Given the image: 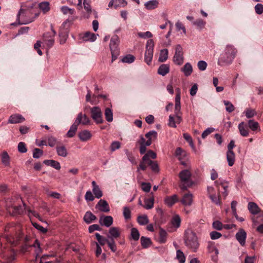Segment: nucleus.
<instances>
[{
	"mask_svg": "<svg viewBox=\"0 0 263 263\" xmlns=\"http://www.w3.org/2000/svg\"><path fill=\"white\" fill-rule=\"evenodd\" d=\"M39 14L40 12L35 3H25L21 5L16 20L18 24H28L33 22Z\"/></svg>",
	"mask_w": 263,
	"mask_h": 263,
	"instance_id": "obj_1",
	"label": "nucleus"
},
{
	"mask_svg": "<svg viewBox=\"0 0 263 263\" xmlns=\"http://www.w3.org/2000/svg\"><path fill=\"white\" fill-rule=\"evenodd\" d=\"M237 52L236 49L231 44H228L220 54L218 65L223 66L230 64L234 59Z\"/></svg>",
	"mask_w": 263,
	"mask_h": 263,
	"instance_id": "obj_2",
	"label": "nucleus"
},
{
	"mask_svg": "<svg viewBox=\"0 0 263 263\" xmlns=\"http://www.w3.org/2000/svg\"><path fill=\"white\" fill-rule=\"evenodd\" d=\"M184 241L185 245L194 252H196L199 247V242L196 233L191 230H187L184 233Z\"/></svg>",
	"mask_w": 263,
	"mask_h": 263,
	"instance_id": "obj_3",
	"label": "nucleus"
},
{
	"mask_svg": "<svg viewBox=\"0 0 263 263\" xmlns=\"http://www.w3.org/2000/svg\"><path fill=\"white\" fill-rule=\"evenodd\" d=\"M179 177L180 180L179 187L181 190H186L193 184V181L191 179V173L189 170H184L181 171L179 174Z\"/></svg>",
	"mask_w": 263,
	"mask_h": 263,
	"instance_id": "obj_4",
	"label": "nucleus"
},
{
	"mask_svg": "<svg viewBox=\"0 0 263 263\" xmlns=\"http://www.w3.org/2000/svg\"><path fill=\"white\" fill-rule=\"evenodd\" d=\"M157 157L156 154L153 151H148L142 157L143 162H146L147 164L151 166V169L155 172H158L159 171L158 164L156 161H153L150 159H155Z\"/></svg>",
	"mask_w": 263,
	"mask_h": 263,
	"instance_id": "obj_5",
	"label": "nucleus"
},
{
	"mask_svg": "<svg viewBox=\"0 0 263 263\" xmlns=\"http://www.w3.org/2000/svg\"><path fill=\"white\" fill-rule=\"evenodd\" d=\"M119 42V38L117 35L112 36L110 39L109 47L111 53V62L116 60L120 54L118 48Z\"/></svg>",
	"mask_w": 263,
	"mask_h": 263,
	"instance_id": "obj_6",
	"label": "nucleus"
},
{
	"mask_svg": "<svg viewBox=\"0 0 263 263\" xmlns=\"http://www.w3.org/2000/svg\"><path fill=\"white\" fill-rule=\"evenodd\" d=\"M154 42L152 39H149L146 44L144 54V61L147 65H150L153 58Z\"/></svg>",
	"mask_w": 263,
	"mask_h": 263,
	"instance_id": "obj_7",
	"label": "nucleus"
},
{
	"mask_svg": "<svg viewBox=\"0 0 263 263\" xmlns=\"http://www.w3.org/2000/svg\"><path fill=\"white\" fill-rule=\"evenodd\" d=\"M51 32H46L43 35V42L48 48L53 46L54 43V37L56 34V31L53 29V26L51 25Z\"/></svg>",
	"mask_w": 263,
	"mask_h": 263,
	"instance_id": "obj_8",
	"label": "nucleus"
},
{
	"mask_svg": "<svg viewBox=\"0 0 263 263\" xmlns=\"http://www.w3.org/2000/svg\"><path fill=\"white\" fill-rule=\"evenodd\" d=\"M7 210L13 215H16L23 214L25 210H27V206L25 203H23V205H13L12 204H9V201L7 202Z\"/></svg>",
	"mask_w": 263,
	"mask_h": 263,
	"instance_id": "obj_9",
	"label": "nucleus"
},
{
	"mask_svg": "<svg viewBox=\"0 0 263 263\" xmlns=\"http://www.w3.org/2000/svg\"><path fill=\"white\" fill-rule=\"evenodd\" d=\"M183 48L180 45H177L175 48V52L173 61L175 64L181 65L183 63Z\"/></svg>",
	"mask_w": 263,
	"mask_h": 263,
	"instance_id": "obj_10",
	"label": "nucleus"
},
{
	"mask_svg": "<svg viewBox=\"0 0 263 263\" xmlns=\"http://www.w3.org/2000/svg\"><path fill=\"white\" fill-rule=\"evenodd\" d=\"M91 117L97 124H101L103 122L101 109L97 106L90 108Z\"/></svg>",
	"mask_w": 263,
	"mask_h": 263,
	"instance_id": "obj_11",
	"label": "nucleus"
},
{
	"mask_svg": "<svg viewBox=\"0 0 263 263\" xmlns=\"http://www.w3.org/2000/svg\"><path fill=\"white\" fill-rule=\"evenodd\" d=\"M74 122L78 125L80 124L85 125L90 124V120L86 115L83 114L82 112H80L78 115Z\"/></svg>",
	"mask_w": 263,
	"mask_h": 263,
	"instance_id": "obj_12",
	"label": "nucleus"
},
{
	"mask_svg": "<svg viewBox=\"0 0 263 263\" xmlns=\"http://www.w3.org/2000/svg\"><path fill=\"white\" fill-rule=\"evenodd\" d=\"M235 237L237 240L239 242L241 246H244L245 245L247 238V233L243 229H239V231L236 233Z\"/></svg>",
	"mask_w": 263,
	"mask_h": 263,
	"instance_id": "obj_13",
	"label": "nucleus"
},
{
	"mask_svg": "<svg viewBox=\"0 0 263 263\" xmlns=\"http://www.w3.org/2000/svg\"><path fill=\"white\" fill-rule=\"evenodd\" d=\"M96 208L103 212H108L110 210L109 205L105 200L100 199L96 205Z\"/></svg>",
	"mask_w": 263,
	"mask_h": 263,
	"instance_id": "obj_14",
	"label": "nucleus"
},
{
	"mask_svg": "<svg viewBox=\"0 0 263 263\" xmlns=\"http://www.w3.org/2000/svg\"><path fill=\"white\" fill-rule=\"evenodd\" d=\"M193 195L191 193L185 194L182 199L180 200V202L184 206H190L193 203Z\"/></svg>",
	"mask_w": 263,
	"mask_h": 263,
	"instance_id": "obj_15",
	"label": "nucleus"
},
{
	"mask_svg": "<svg viewBox=\"0 0 263 263\" xmlns=\"http://www.w3.org/2000/svg\"><path fill=\"white\" fill-rule=\"evenodd\" d=\"M113 223V218L110 216H102L99 219V223L106 227H110Z\"/></svg>",
	"mask_w": 263,
	"mask_h": 263,
	"instance_id": "obj_16",
	"label": "nucleus"
},
{
	"mask_svg": "<svg viewBox=\"0 0 263 263\" xmlns=\"http://www.w3.org/2000/svg\"><path fill=\"white\" fill-rule=\"evenodd\" d=\"M179 201L178 196L176 194H174L172 196H166L164 198L165 204L169 207L172 206L175 203Z\"/></svg>",
	"mask_w": 263,
	"mask_h": 263,
	"instance_id": "obj_17",
	"label": "nucleus"
},
{
	"mask_svg": "<svg viewBox=\"0 0 263 263\" xmlns=\"http://www.w3.org/2000/svg\"><path fill=\"white\" fill-rule=\"evenodd\" d=\"M25 121V118L20 114H14L11 115L8 120V123L11 124H16L22 123Z\"/></svg>",
	"mask_w": 263,
	"mask_h": 263,
	"instance_id": "obj_18",
	"label": "nucleus"
},
{
	"mask_svg": "<svg viewBox=\"0 0 263 263\" xmlns=\"http://www.w3.org/2000/svg\"><path fill=\"white\" fill-rule=\"evenodd\" d=\"M150 196L149 198H145L144 201L143 207L146 210L152 209L154 207V197L153 192L151 193Z\"/></svg>",
	"mask_w": 263,
	"mask_h": 263,
	"instance_id": "obj_19",
	"label": "nucleus"
},
{
	"mask_svg": "<svg viewBox=\"0 0 263 263\" xmlns=\"http://www.w3.org/2000/svg\"><path fill=\"white\" fill-rule=\"evenodd\" d=\"M107 238L109 239L117 238L120 235V229L117 227H111L109 229Z\"/></svg>",
	"mask_w": 263,
	"mask_h": 263,
	"instance_id": "obj_20",
	"label": "nucleus"
},
{
	"mask_svg": "<svg viewBox=\"0 0 263 263\" xmlns=\"http://www.w3.org/2000/svg\"><path fill=\"white\" fill-rule=\"evenodd\" d=\"M6 241H7L10 243H12V241L8 237L6 238L4 237L0 238V254H4L8 251V249L5 246V242Z\"/></svg>",
	"mask_w": 263,
	"mask_h": 263,
	"instance_id": "obj_21",
	"label": "nucleus"
},
{
	"mask_svg": "<svg viewBox=\"0 0 263 263\" xmlns=\"http://www.w3.org/2000/svg\"><path fill=\"white\" fill-rule=\"evenodd\" d=\"M92 192L96 198L99 199L103 196V193L99 186L97 184L95 181L92 182Z\"/></svg>",
	"mask_w": 263,
	"mask_h": 263,
	"instance_id": "obj_22",
	"label": "nucleus"
},
{
	"mask_svg": "<svg viewBox=\"0 0 263 263\" xmlns=\"http://www.w3.org/2000/svg\"><path fill=\"white\" fill-rule=\"evenodd\" d=\"M78 136L82 141H87L92 137L91 133L88 130H84L79 133Z\"/></svg>",
	"mask_w": 263,
	"mask_h": 263,
	"instance_id": "obj_23",
	"label": "nucleus"
},
{
	"mask_svg": "<svg viewBox=\"0 0 263 263\" xmlns=\"http://www.w3.org/2000/svg\"><path fill=\"white\" fill-rule=\"evenodd\" d=\"M181 71L186 77L190 76L193 72V67L190 63H186L181 69Z\"/></svg>",
	"mask_w": 263,
	"mask_h": 263,
	"instance_id": "obj_24",
	"label": "nucleus"
},
{
	"mask_svg": "<svg viewBox=\"0 0 263 263\" xmlns=\"http://www.w3.org/2000/svg\"><path fill=\"white\" fill-rule=\"evenodd\" d=\"M227 160L230 166H232L234 165L235 161V155L233 151H227Z\"/></svg>",
	"mask_w": 263,
	"mask_h": 263,
	"instance_id": "obj_25",
	"label": "nucleus"
},
{
	"mask_svg": "<svg viewBox=\"0 0 263 263\" xmlns=\"http://www.w3.org/2000/svg\"><path fill=\"white\" fill-rule=\"evenodd\" d=\"M248 208L250 212L253 215H256L260 212L258 206L253 202H250L248 203Z\"/></svg>",
	"mask_w": 263,
	"mask_h": 263,
	"instance_id": "obj_26",
	"label": "nucleus"
},
{
	"mask_svg": "<svg viewBox=\"0 0 263 263\" xmlns=\"http://www.w3.org/2000/svg\"><path fill=\"white\" fill-rule=\"evenodd\" d=\"M175 155L178 157V159L181 161L182 165H185V163L183 161H181L184 157L186 156V153L185 151H183L180 147L176 148L175 151Z\"/></svg>",
	"mask_w": 263,
	"mask_h": 263,
	"instance_id": "obj_27",
	"label": "nucleus"
},
{
	"mask_svg": "<svg viewBox=\"0 0 263 263\" xmlns=\"http://www.w3.org/2000/svg\"><path fill=\"white\" fill-rule=\"evenodd\" d=\"M238 129L240 135L243 137H247L249 135L248 128L245 122H242L238 125Z\"/></svg>",
	"mask_w": 263,
	"mask_h": 263,
	"instance_id": "obj_28",
	"label": "nucleus"
},
{
	"mask_svg": "<svg viewBox=\"0 0 263 263\" xmlns=\"http://www.w3.org/2000/svg\"><path fill=\"white\" fill-rule=\"evenodd\" d=\"M43 163L45 164L48 166H50L57 170H59L61 168L60 163L54 160H45L43 161Z\"/></svg>",
	"mask_w": 263,
	"mask_h": 263,
	"instance_id": "obj_29",
	"label": "nucleus"
},
{
	"mask_svg": "<svg viewBox=\"0 0 263 263\" xmlns=\"http://www.w3.org/2000/svg\"><path fill=\"white\" fill-rule=\"evenodd\" d=\"M85 41L94 42L96 40V35L90 32H86L82 37Z\"/></svg>",
	"mask_w": 263,
	"mask_h": 263,
	"instance_id": "obj_30",
	"label": "nucleus"
},
{
	"mask_svg": "<svg viewBox=\"0 0 263 263\" xmlns=\"http://www.w3.org/2000/svg\"><path fill=\"white\" fill-rule=\"evenodd\" d=\"M170 71V66L168 64L161 65L158 69V73L162 76H165Z\"/></svg>",
	"mask_w": 263,
	"mask_h": 263,
	"instance_id": "obj_31",
	"label": "nucleus"
},
{
	"mask_svg": "<svg viewBox=\"0 0 263 263\" xmlns=\"http://www.w3.org/2000/svg\"><path fill=\"white\" fill-rule=\"evenodd\" d=\"M96 218V216L90 211L86 212L84 216V220L88 224L91 223Z\"/></svg>",
	"mask_w": 263,
	"mask_h": 263,
	"instance_id": "obj_32",
	"label": "nucleus"
},
{
	"mask_svg": "<svg viewBox=\"0 0 263 263\" xmlns=\"http://www.w3.org/2000/svg\"><path fill=\"white\" fill-rule=\"evenodd\" d=\"M2 162L6 166H9L10 163V157L9 156L8 153L6 151H4L1 155Z\"/></svg>",
	"mask_w": 263,
	"mask_h": 263,
	"instance_id": "obj_33",
	"label": "nucleus"
},
{
	"mask_svg": "<svg viewBox=\"0 0 263 263\" xmlns=\"http://www.w3.org/2000/svg\"><path fill=\"white\" fill-rule=\"evenodd\" d=\"M159 2L157 0H151L145 3L144 6L148 10L154 9L158 7Z\"/></svg>",
	"mask_w": 263,
	"mask_h": 263,
	"instance_id": "obj_34",
	"label": "nucleus"
},
{
	"mask_svg": "<svg viewBox=\"0 0 263 263\" xmlns=\"http://www.w3.org/2000/svg\"><path fill=\"white\" fill-rule=\"evenodd\" d=\"M145 137L147 139V141L151 142V144L153 141L156 140L157 138V133L155 130H151L145 134Z\"/></svg>",
	"mask_w": 263,
	"mask_h": 263,
	"instance_id": "obj_35",
	"label": "nucleus"
},
{
	"mask_svg": "<svg viewBox=\"0 0 263 263\" xmlns=\"http://www.w3.org/2000/svg\"><path fill=\"white\" fill-rule=\"evenodd\" d=\"M140 241L142 247L143 248H147L152 244V241L149 238L142 236L140 238Z\"/></svg>",
	"mask_w": 263,
	"mask_h": 263,
	"instance_id": "obj_36",
	"label": "nucleus"
},
{
	"mask_svg": "<svg viewBox=\"0 0 263 263\" xmlns=\"http://www.w3.org/2000/svg\"><path fill=\"white\" fill-rule=\"evenodd\" d=\"M78 125L74 122V123L70 126L69 130L67 133V137L69 138L73 137L78 129Z\"/></svg>",
	"mask_w": 263,
	"mask_h": 263,
	"instance_id": "obj_37",
	"label": "nucleus"
},
{
	"mask_svg": "<svg viewBox=\"0 0 263 263\" xmlns=\"http://www.w3.org/2000/svg\"><path fill=\"white\" fill-rule=\"evenodd\" d=\"M56 149L57 154L59 156L63 157H66L67 156V152L64 146H57Z\"/></svg>",
	"mask_w": 263,
	"mask_h": 263,
	"instance_id": "obj_38",
	"label": "nucleus"
},
{
	"mask_svg": "<svg viewBox=\"0 0 263 263\" xmlns=\"http://www.w3.org/2000/svg\"><path fill=\"white\" fill-rule=\"evenodd\" d=\"M37 8H39L44 13H46L50 10L49 3L43 2L39 4Z\"/></svg>",
	"mask_w": 263,
	"mask_h": 263,
	"instance_id": "obj_39",
	"label": "nucleus"
},
{
	"mask_svg": "<svg viewBox=\"0 0 263 263\" xmlns=\"http://www.w3.org/2000/svg\"><path fill=\"white\" fill-rule=\"evenodd\" d=\"M90 0H84L83 5L85 10L87 11V14L86 16L87 18L90 17V15L92 12L91 7L90 5Z\"/></svg>",
	"mask_w": 263,
	"mask_h": 263,
	"instance_id": "obj_40",
	"label": "nucleus"
},
{
	"mask_svg": "<svg viewBox=\"0 0 263 263\" xmlns=\"http://www.w3.org/2000/svg\"><path fill=\"white\" fill-rule=\"evenodd\" d=\"M32 247L35 248V254L36 255V257H37L42 252V249L41 248L39 241L36 239L32 245Z\"/></svg>",
	"mask_w": 263,
	"mask_h": 263,
	"instance_id": "obj_41",
	"label": "nucleus"
},
{
	"mask_svg": "<svg viewBox=\"0 0 263 263\" xmlns=\"http://www.w3.org/2000/svg\"><path fill=\"white\" fill-rule=\"evenodd\" d=\"M168 50L164 49L161 50L160 56L159 58V61L161 62H165L168 58Z\"/></svg>",
	"mask_w": 263,
	"mask_h": 263,
	"instance_id": "obj_42",
	"label": "nucleus"
},
{
	"mask_svg": "<svg viewBox=\"0 0 263 263\" xmlns=\"http://www.w3.org/2000/svg\"><path fill=\"white\" fill-rule=\"evenodd\" d=\"M192 23L199 29L201 30L204 27L206 22L201 18H198L195 21H193Z\"/></svg>",
	"mask_w": 263,
	"mask_h": 263,
	"instance_id": "obj_43",
	"label": "nucleus"
},
{
	"mask_svg": "<svg viewBox=\"0 0 263 263\" xmlns=\"http://www.w3.org/2000/svg\"><path fill=\"white\" fill-rule=\"evenodd\" d=\"M176 259L179 263H184L185 261V256L180 250H177L176 251Z\"/></svg>",
	"mask_w": 263,
	"mask_h": 263,
	"instance_id": "obj_44",
	"label": "nucleus"
},
{
	"mask_svg": "<svg viewBox=\"0 0 263 263\" xmlns=\"http://www.w3.org/2000/svg\"><path fill=\"white\" fill-rule=\"evenodd\" d=\"M137 221L140 225H145L149 222L148 217L146 215L139 216L137 218Z\"/></svg>",
	"mask_w": 263,
	"mask_h": 263,
	"instance_id": "obj_45",
	"label": "nucleus"
},
{
	"mask_svg": "<svg viewBox=\"0 0 263 263\" xmlns=\"http://www.w3.org/2000/svg\"><path fill=\"white\" fill-rule=\"evenodd\" d=\"M104 115L107 121L110 122L113 120V114L110 108H106L105 109Z\"/></svg>",
	"mask_w": 263,
	"mask_h": 263,
	"instance_id": "obj_46",
	"label": "nucleus"
},
{
	"mask_svg": "<svg viewBox=\"0 0 263 263\" xmlns=\"http://www.w3.org/2000/svg\"><path fill=\"white\" fill-rule=\"evenodd\" d=\"M159 241L161 243H164L166 241L167 232L163 229H160L159 233Z\"/></svg>",
	"mask_w": 263,
	"mask_h": 263,
	"instance_id": "obj_47",
	"label": "nucleus"
},
{
	"mask_svg": "<svg viewBox=\"0 0 263 263\" xmlns=\"http://www.w3.org/2000/svg\"><path fill=\"white\" fill-rule=\"evenodd\" d=\"M59 36L60 37V43L61 44H64L68 36L67 31H63L61 28L59 31Z\"/></svg>",
	"mask_w": 263,
	"mask_h": 263,
	"instance_id": "obj_48",
	"label": "nucleus"
},
{
	"mask_svg": "<svg viewBox=\"0 0 263 263\" xmlns=\"http://www.w3.org/2000/svg\"><path fill=\"white\" fill-rule=\"evenodd\" d=\"M215 183L216 184V185L218 187V191H219V190H220L219 185H221L223 189V191L222 192V194L224 196V197H226L228 195V191L227 190L228 185H226L225 184H224L222 182H220L219 183L218 181H215Z\"/></svg>",
	"mask_w": 263,
	"mask_h": 263,
	"instance_id": "obj_49",
	"label": "nucleus"
},
{
	"mask_svg": "<svg viewBox=\"0 0 263 263\" xmlns=\"http://www.w3.org/2000/svg\"><path fill=\"white\" fill-rule=\"evenodd\" d=\"M181 219L179 215L174 216L171 221L172 224L175 228H178L180 227Z\"/></svg>",
	"mask_w": 263,
	"mask_h": 263,
	"instance_id": "obj_50",
	"label": "nucleus"
},
{
	"mask_svg": "<svg viewBox=\"0 0 263 263\" xmlns=\"http://www.w3.org/2000/svg\"><path fill=\"white\" fill-rule=\"evenodd\" d=\"M249 127L253 131L256 130L259 128V124L253 120L248 121Z\"/></svg>",
	"mask_w": 263,
	"mask_h": 263,
	"instance_id": "obj_51",
	"label": "nucleus"
},
{
	"mask_svg": "<svg viewBox=\"0 0 263 263\" xmlns=\"http://www.w3.org/2000/svg\"><path fill=\"white\" fill-rule=\"evenodd\" d=\"M130 236L132 239L135 241H137L139 239L140 237V234L138 230L135 228H132Z\"/></svg>",
	"mask_w": 263,
	"mask_h": 263,
	"instance_id": "obj_52",
	"label": "nucleus"
},
{
	"mask_svg": "<svg viewBox=\"0 0 263 263\" xmlns=\"http://www.w3.org/2000/svg\"><path fill=\"white\" fill-rule=\"evenodd\" d=\"M95 236L96 237V238L99 242V243L101 245L103 246L105 245V243H107V241L109 240V238L106 239L104 238L103 236L100 235L99 233H97L95 234Z\"/></svg>",
	"mask_w": 263,
	"mask_h": 263,
	"instance_id": "obj_53",
	"label": "nucleus"
},
{
	"mask_svg": "<svg viewBox=\"0 0 263 263\" xmlns=\"http://www.w3.org/2000/svg\"><path fill=\"white\" fill-rule=\"evenodd\" d=\"M223 102L226 106V109L227 111L230 113L234 110L235 107L230 101L224 100Z\"/></svg>",
	"mask_w": 263,
	"mask_h": 263,
	"instance_id": "obj_54",
	"label": "nucleus"
},
{
	"mask_svg": "<svg viewBox=\"0 0 263 263\" xmlns=\"http://www.w3.org/2000/svg\"><path fill=\"white\" fill-rule=\"evenodd\" d=\"M28 212V215L30 218L31 216L35 217L39 219L40 221H42V218L40 215L35 211L31 210L30 209L27 208Z\"/></svg>",
	"mask_w": 263,
	"mask_h": 263,
	"instance_id": "obj_55",
	"label": "nucleus"
},
{
	"mask_svg": "<svg viewBox=\"0 0 263 263\" xmlns=\"http://www.w3.org/2000/svg\"><path fill=\"white\" fill-rule=\"evenodd\" d=\"M61 11L64 14H74L75 11L73 9H71L68 7L67 6H64L61 8Z\"/></svg>",
	"mask_w": 263,
	"mask_h": 263,
	"instance_id": "obj_56",
	"label": "nucleus"
},
{
	"mask_svg": "<svg viewBox=\"0 0 263 263\" xmlns=\"http://www.w3.org/2000/svg\"><path fill=\"white\" fill-rule=\"evenodd\" d=\"M43 155V151L37 148H35L33 151V157L35 159L40 158Z\"/></svg>",
	"mask_w": 263,
	"mask_h": 263,
	"instance_id": "obj_57",
	"label": "nucleus"
},
{
	"mask_svg": "<svg viewBox=\"0 0 263 263\" xmlns=\"http://www.w3.org/2000/svg\"><path fill=\"white\" fill-rule=\"evenodd\" d=\"M107 244L112 252H115L117 251V246L114 239H109Z\"/></svg>",
	"mask_w": 263,
	"mask_h": 263,
	"instance_id": "obj_58",
	"label": "nucleus"
},
{
	"mask_svg": "<svg viewBox=\"0 0 263 263\" xmlns=\"http://www.w3.org/2000/svg\"><path fill=\"white\" fill-rule=\"evenodd\" d=\"M135 60V57L134 56L131 55V54H128L124 57H123L122 59V61L123 63H133Z\"/></svg>",
	"mask_w": 263,
	"mask_h": 263,
	"instance_id": "obj_59",
	"label": "nucleus"
},
{
	"mask_svg": "<svg viewBox=\"0 0 263 263\" xmlns=\"http://www.w3.org/2000/svg\"><path fill=\"white\" fill-rule=\"evenodd\" d=\"M115 9L119 7H124L126 6L127 3L125 0H115Z\"/></svg>",
	"mask_w": 263,
	"mask_h": 263,
	"instance_id": "obj_60",
	"label": "nucleus"
},
{
	"mask_svg": "<svg viewBox=\"0 0 263 263\" xmlns=\"http://www.w3.org/2000/svg\"><path fill=\"white\" fill-rule=\"evenodd\" d=\"M245 115L247 118H251L256 115L255 110L248 108L245 111Z\"/></svg>",
	"mask_w": 263,
	"mask_h": 263,
	"instance_id": "obj_61",
	"label": "nucleus"
},
{
	"mask_svg": "<svg viewBox=\"0 0 263 263\" xmlns=\"http://www.w3.org/2000/svg\"><path fill=\"white\" fill-rule=\"evenodd\" d=\"M120 146H121V143L120 142L117 141H114L111 143V145L110 146V150H111V151L114 152V151H116V149H119L120 147Z\"/></svg>",
	"mask_w": 263,
	"mask_h": 263,
	"instance_id": "obj_62",
	"label": "nucleus"
},
{
	"mask_svg": "<svg viewBox=\"0 0 263 263\" xmlns=\"http://www.w3.org/2000/svg\"><path fill=\"white\" fill-rule=\"evenodd\" d=\"M18 151L21 153H25L27 152V149L26 147V144L23 142H20L18 144Z\"/></svg>",
	"mask_w": 263,
	"mask_h": 263,
	"instance_id": "obj_63",
	"label": "nucleus"
},
{
	"mask_svg": "<svg viewBox=\"0 0 263 263\" xmlns=\"http://www.w3.org/2000/svg\"><path fill=\"white\" fill-rule=\"evenodd\" d=\"M48 145L50 146V147H53L57 143V139L52 136H50L48 138Z\"/></svg>",
	"mask_w": 263,
	"mask_h": 263,
	"instance_id": "obj_64",
	"label": "nucleus"
}]
</instances>
